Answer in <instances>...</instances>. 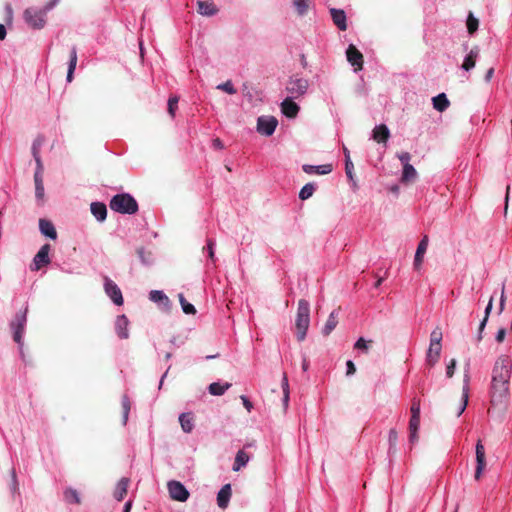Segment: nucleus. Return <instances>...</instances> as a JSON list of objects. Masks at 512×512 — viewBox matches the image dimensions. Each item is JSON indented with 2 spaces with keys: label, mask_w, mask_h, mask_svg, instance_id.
<instances>
[{
  "label": "nucleus",
  "mask_w": 512,
  "mask_h": 512,
  "mask_svg": "<svg viewBox=\"0 0 512 512\" xmlns=\"http://www.w3.org/2000/svg\"><path fill=\"white\" fill-rule=\"evenodd\" d=\"M509 384L508 382L491 379V409L498 408L500 412L506 410L509 401Z\"/></svg>",
  "instance_id": "1"
},
{
  "label": "nucleus",
  "mask_w": 512,
  "mask_h": 512,
  "mask_svg": "<svg viewBox=\"0 0 512 512\" xmlns=\"http://www.w3.org/2000/svg\"><path fill=\"white\" fill-rule=\"evenodd\" d=\"M310 324V305L305 299H300L295 319V327L297 332V340L303 341L306 337Z\"/></svg>",
  "instance_id": "2"
},
{
  "label": "nucleus",
  "mask_w": 512,
  "mask_h": 512,
  "mask_svg": "<svg viewBox=\"0 0 512 512\" xmlns=\"http://www.w3.org/2000/svg\"><path fill=\"white\" fill-rule=\"evenodd\" d=\"M109 206L111 210L121 214H135L138 211L137 201L128 193L113 196Z\"/></svg>",
  "instance_id": "3"
},
{
  "label": "nucleus",
  "mask_w": 512,
  "mask_h": 512,
  "mask_svg": "<svg viewBox=\"0 0 512 512\" xmlns=\"http://www.w3.org/2000/svg\"><path fill=\"white\" fill-rule=\"evenodd\" d=\"M512 360L507 355L499 356L492 368L491 379L510 383Z\"/></svg>",
  "instance_id": "4"
},
{
  "label": "nucleus",
  "mask_w": 512,
  "mask_h": 512,
  "mask_svg": "<svg viewBox=\"0 0 512 512\" xmlns=\"http://www.w3.org/2000/svg\"><path fill=\"white\" fill-rule=\"evenodd\" d=\"M54 3H50L44 10L28 8L24 12V18L27 24L33 29H41L44 27L46 20V11L51 9Z\"/></svg>",
  "instance_id": "5"
},
{
  "label": "nucleus",
  "mask_w": 512,
  "mask_h": 512,
  "mask_svg": "<svg viewBox=\"0 0 512 512\" xmlns=\"http://www.w3.org/2000/svg\"><path fill=\"white\" fill-rule=\"evenodd\" d=\"M308 87L309 83L307 79L294 75L290 77L287 82L286 91L291 95V97L299 98L307 92Z\"/></svg>",
  "instance_id": "6"
},
{
  "label": "nucleus",
  "mask_w": 512,
  "mask_h": 512,
  "mask_svg": "<svg viewBox=\"0 0 512 512\" xmlns=\"http://www.w3.org/2000/svg\"><path fill=\"white\" fill-rule=\"evenodd\" d=\"M27 308L24 311L18 312L12 320L10 327L13 331V340L18 344L22 345V336L27 323Z\"/></svg>",
  "instance_id": "7"
},
{
  "label": "nucleus",
  "mask_w": 512,
  "mask_h": 512,
  "mask_svg": "<svg viewBox=\"0 0 512 512\" xmlns=\"http://www.w3.org/2000/svg\"><path fill=\"white\" fill-rule=\"evenodd\" d=\"M278 125V121L273 116H260L257 120V131L261 135L271 136L276 127Z\"/></svg>",
  "instance_id": "8"
},
{
  "label": "nucleus",
  "mask_w": 512,
  "mask_h": 512,
  "mask_svg": "<svg viewBox=\"0 0 512 512\" xmlns=\"http://www.w3.org/2000/svg\"><path fill=\"white\" fill-rule=\"evenodd\" d=\"M487 465L486 462V453L485 447L482 444L481 440H478L476 444V469H475V479L480 480L483 471L485 470Z\"/></svg>",
  "instance_id": "9"
},
{
  "label": "nucleus",
  "mask_w": 512,
  "mask_h": 512,
  "mask_svg": "<svg viewBox=\"0 0 512 512\" xmlns=\"http://www.w3.org/2000/svg\"><path fill=\"white\" fill-rule=\"evenodd\" d=\"M104 289L106 294L118 306L123 304V296L120 288L108 277L104 278Z\"/></svg>",
  "instance_id": "10"
},
{
  "label": "nucleus",
  "mask_w": 512,
  "mask_h": 512,
  "mask_svg": "<svg viewBox=\"0 0 512 512\" xmlns=\"http://www.w3.org/2000/svg\"><path fill=\"white\" fill-rule=\"evenodd\" d=\"M50 245L44 244L40 250L37 252L33 259V266L31 269L34 271L40 270L43 266L48 265L50 263L49 258Z\"/></svg>",
  "instance_id": "11"
},
{
  "label": "nucleus",
  "mask_w": 512,
  "mask_h": 512,
  "mask_svg": "<svg viewBox=\"0 0 512 512\" xmlns=\"http://www.w3.org/2000/svg\"><path fill=\"white\" fill-rule=\"evenodd\" d=\"M168 489L169 493L172 499L184 502L189 497V492L184 487L183 484H181L178 481H171L168 483Z\"/></svg>",
  "instance_id": "12"
},
{
  "label": "nucleus",
  "mask_w": 512,
  "mask_h": 512,
  "mask_svg": "<svg viewBox=\"0 0 512 512\" xmlns=\"http://www.w3.org/2000/svg\"><path fill=\"white\" fill-rule=\"evenodd\" d=\"M346 56L355 71H359L363 68V55L353 44L348 46Z\"/></svg>",
  "instance_id": "13"
},
{
  "label": "nucleus",
  "mask_w": 512,
  "mask_h": 512,
  "mask_svg": "<svg viewBox=\"0 0 512 512\" xmlns=\"http://www.w3.org/2000/svg\"><path fill=\"white\" fill-rule=\"evenodd\" d=\"M428 243H429L428 236L425 235L418 244V247H417V250L415 253L414 263H413L415 270H420V268L422 266L424 254L426 253Z\"/></svg>",
  "instance_id": "14"
},
{
  "label": "nucleus",
  "mask_w": 512,
  "mask_h": 512,
  "mask_svg": "<svg viewBox=\"0 0 512 512\" xmlns=\"http://www.w3.org/2000/svg\"><path fill=\"white\" fill-rule=\"evenodd\" d=\"M299 110L300 107L293 101V97H287L281 103V111L288 118H295Z\"/></svg>",
  "instance_id": "15"
},
{
  "label": "nucleus",
  "mask_w": 512,
  "mask_h": 512,
  "mask_svg": "<svg viewBox=\"0 0 512 512\" xmlns=\"http://www.w3.org/2000/svg\"><path fill=\"white\" fill-rule=\"evenodd\" d=\"M330 14L333 23L338 27L339 30H347L346 14L342 9L331 8Z\"/></svg>",
  "instance_id": "16"
},
{
  "label": "nucleus",
  "mask_w": 512,
  "mask_h": 512,
  "mask_svg": "<svg viewBox=\"0 0 512 512\" xmlns=\"http://www.w3.org/2000/svg\"><path fill=\"white\" fill-rule=\"evenodd\" d=\"M197 6V12L204 16H213L218 12V8L212 1L199 0Z\"/></svg>",
  "instance_id": "17"
},
{
  "label": "nucleus",
  "mask_w": 512,
  "mask_h": 512,
  "mask_svg": "<svg viewBox=\"0 0 512 512\" xmlns=\"http://www.w3.org/2000/svg\"><path fill=\"white\" fill-rule=\"evenodd\" d=\"M373 139L377 143H386L390 137V131L385 124H380L373 129Z\"/></svg>",
  "instance_id": "18"
},
{
  "label": "nucleus",
  "mask_w": 512,
  "mask_h": 512,
  "mask_svg": "<svg viewBox=\"0 0 512 512\" xmlns=\"http://www.w3.org/2000/svg\"><path fill=\"white\" fill-rule=\"evenodd\" d=\"M442 350V345H429L426 354V363L429 367H433L439 360Z\"/></svg>",
  "instance_id": "19"
},
{
  "label": "nucleus",
  "mask_w": 512,
  "mask_h": 512,
  "mask_svg": "<svg viewBox=\"0 0 512 512\" xmlns=\"http://www.w3.org/2000/svg\"><path fill=\"white\" fill-rule=\"evenodd\" d=\"M231 497V485H224L217 495V504L220 508L225 509L228 506Z\"/></svg>",
  "instance_id": "20"
},
{
  "label": "nucleus",
  "mask_w": 512,
  "mask_h": 512,
  "mask_svg": "<svg viewBox=\"0 0 512 512\" xmlns=\"http://www.w3.org/2000/svg\"><path fill=\"white\" fill-rule=\"evenodd\" d=\"M39 229L43 235H45L53 240H55L57 238L56 229L51 221L46 220V219H40L39 220Z\"/></svg>",
  "instance_id": "21"
},
{
  "label": "nucleus",
  "mask_w": 512,
  "mask_h": 512,
  "mask_svg": "<svg viewBox=\"0 0 512 512\" xmlns=\"http://www.w3.org/2000/svg\"><path fill=\"white\" fill-rule=\"evenodd\" d=\"M130 480L123 477L119 480L114 491V497L118 501H122L127 494Z\"/></svg>",
  "instance_id": "22"
},
{
  "label": "nucleus",
  "mask_w": 512,
  "mask_h": 512,
  "mask_svg": "<svg viewBox=\"0 0 512 512\" xmlns=\"http://www.w3.org/2000/svg\"><path fill=\"white\" fill-rule=\"evenodd\" d=\"M302 169L307 174L316 173V174H320V175H325V174H329L332 171V165L324 164V165H320V166H313V165L305 164V165H303Z\"/></svg>",
  "instance_id": "23"
},
{
  "label": "nucleus",
  "mask_w": 512,
  "mask_h": 512,
  "mask_svg": "<svg viewBox=\"0 0 512 512\" xmlns=\"http://www.w3.org/2000/svg\"><path fill=\"white\" fill-rule=\"evenodd\" d=\"M91 213L100 222L104 221L107 216V208L104 203L93 202L91 204Z\"/></svg>",
  "instance_id": "24"
},
{
  "label": "nucleus",
  "mask_w": 512,
  "mask_h": 512,
  "mask_svg": "<svg viewBox=\"0 0 512 512\" xmlns=\"http://www.w3.org/2000/svg\"><path fill=\"white\" fill-rule=\"evenodd\" d=\"M128 319L125 315H120L116 320V333L121 339L128 338Z\"/></svg>",
  "instance_id": "25"
},
{
  "label": "nucleus",
  "mask_w": 512,
  "mask_h": 512,
  "mask_svg": "<svg viewBox=\"0 0 512 512\" xmlns=\"http://www.w3.org/2000/svg\"><path fill=\"white\" fill-rule=\"evenodd\" d=\"M179 422H180L182 430L185 433H190L194 428V417H193V414L190 412L182 413L179 416Z\"/></svg>",
  "instance_id": "26"
},
{
  "label": "nucleus",
  "mask_w": 512,
  "mask_h": 512,
  "mask_svg": "<svg viewBox=\"0 0 512 512\" xmlns=\"http://www.w3.org/2000/svg\"><path fill=\"white\" fill-rule=\"evenodd\" d=\"M417 178V171L416 169L410 164L405 165L403 167L402 175H401V183L403 184H409L411 182H414Z\"/></svg>",
  "instance_id": "27"
},
{
  "label": "nucleus",
  "mask_w": 512,
  "mask_h": 512,
  "mask_svg": "<svg viewBox=\"0 0 512 512\" xmlns=\"http://www.w3.org/2000/svg\"><path fill=\"white\" fill-rule=\"evenodd\" d=\"M469 374L464 375V385H463V396H462V402L460 404L459 410L457 412V416H460L466 409L468 404V392H469Z\"/></svg>",
  "instance_id": "28"
},
{
  "label": "nucleus",
  "mask_w": 512,
  "mask_h": 512,
  "mask_svg": "<svg viewBox=\"0 0 512 512\" xmlns=\"http://www.w3.org/2000/svg\"><path fill=\"white\" fill-rule=\"evenodd\" d=\"M337 324H338V312L332 311L330 313V315L328 316V319L325 323L322 333L325 336L329 335L336 328Z\"/></svg>",
  "instance_id": "29"
},
{
  "label": "nucleus",
  "mask_w": 512,
  "mask_h": 512,
  "mask_svg": "<svg viewBox=\"0 0 512 512\" xmlns=\"http://www.w3.org/2000/svg\"><path fill=\"white\" fill-rule=\"evenodd\" d=\"M432 101L433 107L439 112L445 111L450 104L447 96L444 93L438 94L432 99Z\"/></svg>",
  "instance_id": "30"
},
{
  "label": "nucleus",
  "mask_w": 512,
  "mask_h": 512,
  "mask_svg": "<svg viewBox=\"0 0 512 512\" xmlns=\"http://www.w3.org/2000/svg\"><path fill=\"white\" fill-rule=\"evenodd\" d=\"M420 426V416H411L409 421L410 441L415 442L418 440V430Z\"/></svg>",
  "instance_id": "31"
},
{
  "label": "nucleus",
  "mask_w": 512,
  "mask_h": 512,
  "mask_svg": "<svg viewBox=\"0 0 512 512\" xmlns=\"http://www.w3.org/2000/svg\"><path fill=\"white\" fill-rule=\"evenodd\" d=\"M149 299L156 303H162L164 306L168 308L171 305L169 298L162 291L159 290H152L149 293Z\"/></svg>",
  "instance_id": "32"
},
{
  "label": "nucleus",
  "mask_w": 512,
  "mask_h": 512,
  "mask_svg": "<svg viewBox=\"0 0 512 512\" xmlns=\"http://www.w3.org/2000/svg\"><path fill=\"white\" fill-rule=\"evenodd\" d=\"M249 459H250L249 455L244 450H239L235 457V461L233 464V470L239 471L242 467H244L248 463Z\"/></svg>",
  "instance_id": "33"
},
{
  "label": "nucleus",
  "mask_w": 512,
  "mask_h": 512,
  "mask_svg": "<svg viewBox=\"0 0 512 512\" xmlns=\"http://www.w3.org/2000/svg\"><path fill=\"white\" fill-rule=\"evenodd\" d=\"M477 57H478V49L477 48L471 49L469 54L464 59V62L462 64V68L464 70H466V71H469L472 68H474L475 64H476Z\"/></svg>",
  "instance_id": "34"
},
{
  "label": "nucleus",
  "mask_w": 512,
  "mask_h": 512,
  "mask_svg": "<svg viewBox=\"0 0 512 512\" xmlns=\"http://www.w3.org/2000/svg\"><path fill=\"white\" fill-rule=\"evenodd\" d=\"M77 64V51L76 47L73 46L71 53H70V59H69V66L67 71V81L71 82L73 80L74 71Z\"/></svg>",
  "instance_id": "35"
},
{
  "label": "nucleus",
  "mask_w": 512,
  "mask_h": 512,
  "mask_svg": "<svg viewBox=\"0 0 512 512\" xmlns=\"http://www.w3.org/2000/svg\"><path fill=\"white\" fill-rule=\"evenodd\" d=\"M34 182H35V196L37 199L41 200L44 197V185H43L42 173L40 171L35 172Z\"/></svg>",
  "instance_id": "36"
},
{
  "label": "nucleus",
  "mask_w": 512,
  "mask_h": 512,
  "mask_svg": "<svg viewBox=\"0 0 512 512\" xmlns=\"http://www.w3.org/2000/svg\"><path fill=\"white\" fill-rule=\"evenodd\" d=\"M230 387H231V383L220 384V383L214 382L209 385L208 389H209L210 394H212L214 396H220V395H223L225 393V391L228 390Z\"/></svg>",
  "instance_id": "37"
},
{
  "label": "nucleus",
  "mask_w": 512,
  "mask_h": 512,
  "mask_svg": "<svg viewBox=\"0 0 512 512\" xmlns=\"http://www.w3.org/2000/svg\"><path fill=\"white\" fill-rule=\"evenodd\" d=\"M64 499L67 503L81 504V499L77 490L73 488H67L64 491Z\"/></svg>",
  "instance_id": "38"
},
{
  "label": "nucleus",
  "mask_w": 512,
  "mask_h": 512,
  "mask_svg": "<svg viewBox=\"0 0 512 512\" xmlns=\"http://www.w3.org/2000/svg\"><path fill=\"white\" fill-rule=\"evenodd\" d=\"M466 25L468 33L471 35L478 30L479 20L473 15L472 12H469L468 14Z\"/></svg>",
  "instance_id": "39"
},
{
  "label": "nucleus",
  "mask_w": 512,
  "mask_h": 512,
  "mask_svg": "<svg viewBox=\"0 0 512 512\" xmlns=\"http://www.w3.org/2000/svg\"><path fill=\"white\" fill-rule=\"evenodd\" d=\"M178 298H179V302L181 304L182 310L185 314H195L196 313L195 307L185 299V297L182 293H180L178 295Z\"/></svg>",
  "instance_id": "40"
},
{
  "label": "nucleus",
  "mask_w": 512,
  "mask_h": 512,
  "mask_svg": "<svg viewBox=\"0 0 512 512\" xmlns=\"http://www.w3.org/2000/svg\"><path fill=\"white\" fill-rule=\"evenodd\" d=\"M315 191V186L313 183H307L302 187V189L299 192V198L301 200H306L310 198Z\"/></svg>",
  "instance_id": "41"
},
{
  "label": "nucleus",
  "mask_w": 512,
  "mask_h": 512,
  "mask_svg": "<svg viewBox=\"0 0 512 512\" xmlns=\"http://www.w3.org/2000/svg\"><path fill=\"white\" fill-rule=\"evenodd\" d=\"M344 154H345V172L349 179L353 178V170L354 165L350 159V153L347 148H344Z\"/></svg>",
  "instance_id": "42"
},
{
  "label": "nucleus",
  "mask_w": 512,
  "mask_h": 512,
  "mask_svg": "<svg viewBox=\"0 0 512 512\" xmlns=\"http://www.w3.org/2000/svg\"><path fill=\"white\" fill-rule=\"evenodd\" d=\"M492 306H493V298H491V299L489 300L488 305H487V307H486V309H485V316H484L483 320L481 321V323H480V325H479V336H478V340H481V339H482V335H481V333H482L483 329L485 328V325H486V323H487V321H488V317H489L490 312H491V310H492Z\"/></svg>",
  "instance_id": "43"
},
{
  "label": "nucleus",
  "mask_w": 512,
  "mask_h": 512,
  "mask_svg": "<svg viewBox=\"0 0 512 512\" xmlns=\"http://www.w3.org/2000/svg\"><path fill=\"white\" fill-rule=\"evenodd\" d=\"M293 4L299 15H304L309 9V0H294Z\"/></svg>",
  "instance_id": "44"
},
{
  "label": "nucleus",
  "mask_w": 512,
  "mask_h": 512,
  "mask_svg": "<svg viewBox=\"0 0 512 512\" xmlns=\"http://www.w3.org/2000/svg\"><path fill=\"white\" fill-rule=\"evenodd\" d=\"M442 331L439 327H436L430 334V345H441Z\"/></svg>",
  "instance_id": "45"
},
{
  "label": "nucleus",
  "mask_w": 512,
  "mask_h": 512,
  "mask_svg": "<svg viewBox=\"0 0 512 512\" xmlns=\"http://www.w3.org/2000/svg\"><path fill=\"white\" fill-rule=\"evenodd\" d=\"M178 102H179L178 96H171L168 99V114L171 116V118L175 117V112L178 108Z\"/></svg>",
  "instance_id": "46"
},
{
  "label": "nucleus",
  "mask_w": 512,
  "mask_h": 512,
  "mask_svg": "<svg viewBox=\"0 0 512 512\" xmlns=\"http://www.w3.org/2000/svg\"><path fill=\"white\" fill-rule=\"evenodd\" d=\"M281 386L283 390V403L284 406L287 407L289 401V383L286 374L283 375Z\"/></svg>",
  "instance_id": "47"
},
{
  "label": "nucleus",
  "mask_w": 512,
  "mask_h": 512,
  "mask_svg": "<svg viewBox=\"0 0 512 512\" xmlns=\"http://www.w3.org/2000/svg\"><path fill=\"white\" fill-rule=\"evenodd\" d=\"M122 409H123V425H126L128 420V415L130 412V401L127 396H123L122 398Z\"/></svg>",
  "instance_id": "48"
},
{
  "label": "nucleus",
  "mask_w": 512,
  "mask_h": 512,
  "mask_svg": "<svg viewBox=\"0 0 512 512\" xmlns=\"http://www.w3.org/2000/svg\"><path fill=\"white\" fill-rule=\"evenodd\" d=\"M217 89L222 90L231 95L235 94L237 92V90L234 88L231 80H227L226 82L219 84L217 86Z\"/></svg>",
  "instance_id": "49"
},
{
  "label": "nucleus",
  "mask_w": 512,
  "mask_h": 512,
  "mask_svg": "<svg viewBox=\"0 0 512 512\" xmlns=\"http://www.w3.org/2000/svg\"><path fill=\"white\" fill-rule=\"evenodd\" d=\"M411 416H420V399L414 397L410 407Z\"/></svg>",
  "instance_id": "50"
},
{
  "label": "nucleus",
  "mask_w": 512,
  "mask_h": 512,
  "mask_svg": "<svg viewBox=\"0 0 512 512\" xmlns=\"http://www.w3.org/2000/svg\"><path fill=\"white\" fill-rule=\"evenodd\" d=\"M369 343H372V340L366 341L364 338L360 337L356 341V343L354 345V348L355 349H360V350H363V351L367 352L368 349H369V346H368Z\"/></svg>",
  "instance_id": "51"
},
{
  "label": "nucleus",
  "mask_w": 512,
  "mask_h": 512,
  "mask_svg": "<svg viewBox=\"0 0 512 512\" xmlns=\"http://www.w3.org/2000/svg\"><path fill=\"white\" fill-rule=\"evenodd\" d=\"M398 159L401 161L403 167L405 165H410L411 154L409 152H401L397 154Z\"/></svg>",
  "instance_id": "52"
},
{
  "label": "nucleus",
  "mask_w": 512,
  "mask_h": 512,
  "mask_svg": "<svg viewBox=\"0 0 512 512\" xmlns=\"http://www.w3.org/2000/svg\"><path fill=\"white\" fill-rule=\"evenodd\" d=\"M137 254L139 256V258L141 259V261L143 263H148L149 262V256H150V252H146L145 249L143 247H139L137 249Z\"/></svg>",
  "instance_id": "53"
},
{
  "label": "nucleus",
  "mask_w": 512,
  "mask_h": 512,
  "mask_svg": "<svg viewBox=\"0 0 512 512\" xmlns=\"http://www.w3.org/2000/svg\"><path fill=\"white\" fill-rule=\"evenodd\" d=\"M455 368H456V360L451 359L446 367V376L448 378H451L454 375Z\"/></svg>",
  "instance_id": "54"
},
{
  "label": "nucleus",
  "mask_w": 512,
  "mask_h": 512,
  "mask_svg": "<svg viewBox=\"0 0 512 512\" xmlns=\"http://www.w3.org/2000/svg\"><path fill=\"white\" fill-rule=\"evenodd\" d=\"M388 440H389L390 446L395 447L397 440H398V434L395 429H391L389 431Z\"/></svg>",
  "instance_id": "55"
},
{
  "label": "nucleus",
  "mask_w": 512,
  "mask_h": 512,
  "mask_svg": "<svg viewBox=\"0 0 512 512\" xmlns=\"http://www.w3.org/2000/svg\"><path fill=\"white\" fill-rule=\"evenodd\" d=\"M505 336H506V329L505 328H500L496 334V341L498 343H501L504 341L505 339Z\"/></svg>",
  "instance_id": "56"
},
{
  "label": "nucleus",
  "mask_w": 512,
  "mask_h": 512,
  "mask_svg": "<svg viewBox=\"0 0 512 512\" xmlns=\"http://www.w3.org/2000/svg\"><path fill=\"white\" fill-rule=\"evenodd\" d=\"M505 302H506V296L504 294V286L502 287V293L500 297V303H499V313H502L505 308Z\"/></svg>",
  "instance_id": "57"
},
{
  "label": "nucleus",
  "mask_w": 512,
  "mask_h": 512,
  "mask_svg": "<svg viewBox=\"0 0 512 512\" xmlns=\"http://www.w3.org/2000/svg\"><path fill=\"white\" fill-rule=\"evenodd\" d=\"M346 366H347L346 374L348 376L349 375H353L356 372V367H355L354 363L351 360L347 361Z\"/></svg>",
  "instance_id": "58"
},
{
  "label": "nucleus",
  "mask_w": 512,
  "mask_h": 512,
  "mask_svg": "<svg viewBox=\"0 0 512 512\" xmlns=\"http://www.w3.org/2000/svg\"><path fill=\"white\" fill-rule=\"evenodd\" d=\"M213 246H214V242L212 240H209L207 243V249H208L209 257L212 261H214V258H215Z\"/></svg>",
  "instance_id": "59"
},
{
  "label": "nucleus",
  "mask_w": 512,
  "mask_h": 512,
  "mask_svg": "<svg viewBox=\"0 0 512 512\" xmlns=\"http://www.w3.org/2000/svg\"><path fill=\"white\" fill-rule=\"evenodd\" d=\"M240 398H241V400H242V402H243L244 407L247 409V411H248V412H250V411H251V409L253 408L252 403H251V402L249 401V399H248L246 396H244V395H242Z\"/></svg>",
  "instance_id": "60"
},
{
  "label": "nucleus",
  "mask_w": 512,
  "mask_h": 512,
  "mask_svg": "<svg viewBox=\"0 0 512 512\" xmlns=\"http://www.w3.org/2000/svg\"><path fill=\"white\" fill-rule=\"evenodd\" d=\"M213 147L216 149H223V142L219 138H215L212 143Z\"/></svg>",
  "instance_id": "61"
},
{
  "label": "nucleus",
  "mask_w": 512,
  "mask_h": 512,
  "mask_svg": "<svg viewBox=\"0 0 512 512\" xmlns=\"http://www.w3.org/2000/svg\"><path fill=\"white\" fill-rule=\"evenodd\" d=\"M493 74H494V68L491 67L488 69V71L486 72V75H485V80L487 82H489L491 80V78L493 77Z\"/></svg>",
  "instance_id": "62"
},
{
  "label": "nucleus",
  "mask_w": 512,
  "mask_h": 512,
  "mask_svg": "<svg viewBox=\"0 0 512 512\" xmlns=\"http://www.w3.org/2000/svg\"><path fill=\"white\" fill-rule=\"evenodd\" d=\"M6 37V28L3 24H0V40H4Z\"/></svg>",
  "instance_id": "63"
},
{
  "label": "nucleus",
  "mask_w": 512,
  "mask_h": 512,
  "mask_svg": "<svg viewBox=\"0 0 512 512\" xmlns=\"http://www.w3.org/2000/svg\"><path fill=\"white\" fill-rule=\"evenodd\" d=\"M131 507H132V502L131 501L126 502V504L124 505L123 512H130Z\"/></svg>",
  "instance_id": "64"
}]
</instances>
